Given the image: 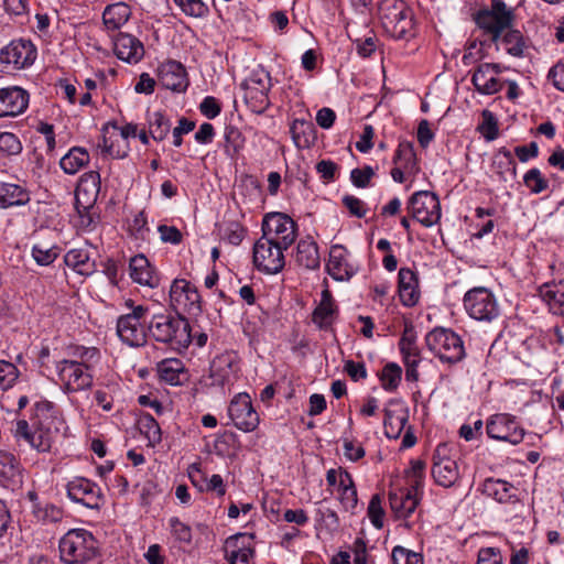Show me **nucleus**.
<instances>
[{"mask_svg":"<svg viewBox=\"0 0 564 564\" xmlns=\"http://www.w3.org/2000/svg\"><path fill=\"white\" fill-rule=\"evenodd\" d=\"M69 355L72 358L59 360L55 365L63 391L74 393L90 389L94 382V368L100 360V351L96 347L75 346Z\"/></svg>","mask_w":564,"mask_h":564,"instance_id":"nucleus-1","label":"nucleus"},{"mask_svg":"<svg viewBox=\"0 0 564 564\" xmlns=\"http://www.w3.org/2000/svg\"><path fill=\"white\" fill-rule=\"evenodd\" d=\"M31 425L25 420H19L14 429L17 441L26 442L37 452H48L57 437L59 417L56 415L51 402H37L34 406V414L31 419Z\"/></svg>","mask_w":564,"mask_h":564,"instance_id":"nucleus-2","label":"nucleus"},{"mask_svg":"<svg viewBox=\"0 0 564 564\" xmlns=\"http://www.w3.org/2000/svg\"><path fill=\"white\" fill-rule=\"evenodd\" d=\"M150 336L171 349L182 352L192 343V328L181 315H154L148 326Z\"/></svg>","mask_w":564,"mask_h":564,"instance_id":"nucleus-3","label":"nucleus"},{"mask_svg":"<svg viewBox=\"0 0 564 564\" xmlns=\"http://www.w3.org/2000/svg\"><path fill=\"white\" fill-rule=\"evenodd\" d=\"M59 556L65 564H89L97 560L98 545L93 533L85 529H70L59 540Z\"/></svg>","mask_w":564,"mask_h":564,"instance_id":"nucleus-4","label":"nucleus"},{"mask_svg":"<svg viewBox=\"0 0 564 564\" xmlns=\"http://www.w3.org/2000/svg\"><path fill=\"white\" fill-rule=\"evenodd\" d=\"M378 18L391 37L402 40L413 35V12L403 0H381L378 3Z\"/></svg>","mask_w":564,"mask_h":564,"instance_id":"nucleus-5","label":"nucleus"},{"mask_svg":"<svg viewBox=\"0 0 564 564\" xmlns=\"http://www.w3.org/2000/svg\"><path fill=\"white\" fill-rule=\"evenodd\" d=\"M100 189V175L90 171L82 176L76 194L77 220L76 226L84 231H91L98 224V215L94 202Z\"/></svg>","mask_w":564,"mask_h":564,"instance_id":"nucleus-6","label":"nucleus"},{"mask_svg":"<svg viewBox=\"0 0 564 564\" xmlns=\"http://www.w3.org/2000/svg\"><path fill=\"white\" fill-rule=\"evenodd\" d=\"M240 88L243 91V100L252 112L261 115L269 108L272 79L262 66L253 68L240 84Z\"/></svg>","mask_w":564,"mask_h":564,"instance_id":"nucleus-7","label":"nucleus"},{"mask_svg":"<svg viewBox=\"0 0 564 564\" xmlns=\"http://www.w3.org/2000/svg\"><path fill=\"white\" fill-rule=\"evenodd\" d=\"M425 344L442 362L456 364L466 355L463 339L449 328H433L426 334Z\"/></svg>","mask_w":564,"mask_h":564,"instance_id":"nucleus-8","label":"nucleus"},{"mask_svg":"<svg viewBox=\"0 0 564 564\" xmlns=\"http://www.w3.org/2000/svg\"><path fill=\"white\" fill-rule=\"evenodd\" d=\"M463 303L469 317L479 322L491 323L500 315L497 297L485 286H476L467 291Z\"/></svg>","mask_w":564,"mask_h":564,"instance_id":"nucleus-9","label":"nucleus"},{"mask_svg":"<svg viewBox=\"0 0 564 564\" xmlns=\"http://www.w3.org/2000/svg\"><path fill=\"white\" fill-rule=\"evenodd\" d=\"M513 20V10L503 0H491L490 8L478 11L475 18L477 25L489 33L494 42L511 28Z\"/></svg>","mask_w":564,"mask_h":564,"instance_id":"nucleus-10","label":"nucleus"},{"mask_svg":"<svg viewBox=\"0 0 564 564\" xmlns=\"http://www.w3.org/2000/svg\"><path fill=\"white\" fill-rule=\"evenodd\" d=\"M170 305L177 315H197L202 311L200 295L197 288L185 279L173 280L170 286Z\"/></svg>","mask_w":564,"mask_h":564,"instance_id":"nucleus-11","label":"nucleus"},{"mask_svg":"<svg viewBox=\"0 0 564 564\" xmlns=\"http://www.w3.org/2000/svg\"><path fill=\"white\" fill-rule=\"evenodd\" d=\"M263 238L273 240V242L289 248L296 239V224L288 215L282 213H272L264 217L262 221Z\"/></svg>","mask_w":564,"mask_h":564,"instance_id":"nucleus-12","label":"nucleus"},{"mask_svg":"<svg viewBox=\"0 0 564 564\" xmlns=\"http://www.w3.org/2000/svg\"><path fill=\"white\" fill-rule=\"evenodd\" d=\"M408 209L412 217L424 227L437 224L442 215L437 195L429 191L414 193L408 202Z\"/></svg>","mask_w":564,"mask_h":564,"instance_id":"nucleus-13","label":"nucleus"},{"mask_svg":"<svg viewBox=\"0 0 564 564\" xmlns=\"http://www.w3.org/2000/svg\"><path fill=\"white\" fill-rule=\"evenodd\" d=\"M286 248L261 237L253 246V263L256 268L268 274H275L284 268L283 251Z\"/></svg>","mask_w":564,"mask_h":564,"instance_id":"nucleus-14","label":"nucleus"},{"mask_svg":"<svg viewBox=\"0 0 564 564\" xmlns=\"http://www.w3.org/2000/svg\"><path fill=\"white\" fill-rule=\"evenodd\" d=\"M487 435L490 438L510 443L520 444L525 435V431L517 422L516 417L508 413H498L487 420Z\"/></svg>","mask_w":564,"mask_h":564,"instance_id":"nucleus-15","label":"nucleus"},{"mask_svg":"<svg viewBox=\"0 0 564 564\" xmlns=\"http://www.w3.org/2000/svg\"><path fill=\"white\" fill-rule=\"evenodd\" d=\"M37 50L31 40L15 39L0 51V63L12 69H24L32 66L36 59Z\"/></svg>","mask_w":564,"mask_h":564,"instance_id":"nucleus-16","label":"nucleus"},{"mask_svg":"<svg viewBox=\"0 0 564 564\" xmlns=\"http://www.w3.org/2000/svg\"><path fill=\"white\" fill-rule=\"evenodd\" d=\"M66 494L69 500L85 508L99 510L104 503L100 487L85 477H74L66 484Z\"/></svg>","mask_w":564,"mask_h":564,"instance_id":"nucleus-17","label":"nucleus"},{"mask_svg":"<svg viewBox=\"0 0 564 564\" xmlns=\"http://www.w3.org/2000/svg\"><path fill=\"white\" fill-rule=\"evenodd\" d=\"M228 415L232 424L246 433L254 431L260 423L259 414L252 405L250 395L246 392H240L231 399Z\"/></svg>","mask_w":564,"mask_h":564,"instance_id":"nucleus-18","label":"nucleus"},{"mask_svg":"<svg viewBox=\"0 0 564 564\" xmlns=\"http://www.w3.org/2000/svg\"><path fill=\"white\" fill-rule=\"evenodd\" d=\"M209 370L215 384H232L239 378L240 358L236 351L225 350L213 358Z\"/></svg>","mask_w":564,"mask_h":564,"instance_id":"nucleus-19","label":"nucleus"},{"mask_svg":"<svg viewBox=\"0 0 564 564\" xmlns=\"http://www.w3.org/2000/svg\"><path fill=\"white\" fill-rule=\"evenodd\" d=\"M448 446L446 444L437 445L433 455L432 476L436 485L449 488L459 479V469L457 462L447 456Z\"/></svg>","mask_w":564,"mask_h":564,"instance_id":"nucleus-20","label":"nucleus"},{"mask_svg":"<svg viewBox=\"0 0 564 564\" xmlns=\"http://www.w3.org/2000/svg\"><path fill=\"white\" fill-rule=\"evenodd\" d=\"M224 549L229 564H250L254 555L253 534L231 535L226 539Z\"/></svg>","mask_w":564,"mask_h":564,"instance_id":"nucleus-21","label":"nucleus"},{"mask_svg":"<svg viewBox=\"0 0 564 564\" xmlns=\"http://www.w3.org/2000/svg\"><path fill=\"white\" fill-rule=\"evenodd\" d=\"M422 489L398 488L389 494L390 508L398 519L409 518L417 508L422 498Z\"/></svg>","mask_w":564,"mask_h":564,"instance_id":"nucleus-22","label":"nucleus"},{"mask_svg":"<svg viewBox=\"0 0 564 564\" xmlns=\"http://www.w3.org/2000/svg\"><path fill=\"white\" fill-rule=\"evenodd\" d=\"M328 274L337 281H348L358 268L349 261V251L343 245H334L329 250V259L326 264Z\"/></svg>","mask_w":564,"mask_h":564,"instance_id":"nucleus-23","label":"nucleus"},{"mask_svg":"<svg viewBox=\"0 0 564 564\" xmlns=\"http://www.w3.org/2000/svg\"><path fill=\"white\" fill-rule=\"evenodd\" d=\"M158 80L166 89L182 93L188 87L185 67L177 61H166L158 68Z\"/></svg>","mask_w":564,"mask_h":564,"instance_id":"nucleus-24","label":"nucleus"},{"mask_svg":"<svg viewBox=\"0 0 564 564\" xmlns=\"http://www.w3.org/2000/svg\"><path fill=\"white\" fill-rule=\"evenodd\" d=\"M29 93L19 86L1 88L0 118L17 117L23 113L29 106Z\"/></svg>","mask_w":564,"mask_h":564,"instance_id":"nucleus-25","label":"nucleus"},{"mask_svg":"<svg viewBox=\"0 0 564 564\" xmlns=\"http://www.w3.org/2000/svg\"><path fill=\"white\" fill-rule=\"evenodd\" d=\"M116 56L129 64L139 63L144 56L143 43L129 33H119L113 41Z\"/></svg>","mask_w":564,"mask_h":564,"instance_id":"nucleus-26","label":"nucleus"},{"mask_svg":"<svg viewBox=\"0 0 564 564\" xmlns=\"http://www.w3.org/2000/svg\"><path fill=\"white\" fill-rule=\"evenodd\" d=\"M482 494L499 503L514 505L519 502L518 489L503 479L487 478L481 486Z\"/></svg>","mask_w":564,"mask_h":564,"instance_id":"nucleus-27","label":"nucleus"},{"mask_svg":"<svg viewBox=\"0 0 564 564\" xmlns=\"http://www.w3.org/2000/svg\"><path fill=\"white\" fill-rule=\"evenodd\" d=\"M129 270L130 278L140 285L154 289L160 283L155 269L143 254H137L130 259Z\"/></svg>","mask_w":564,"mask_h":564,"instance_id":"nucleus-28","label":"nucleus"},{"mask_svg":"<svg viewBox=\"0 0 564 564\" xmlns=\"http://www.w3.org/2000/svg\"><path fill=\"white\" fill-rule=\"evenodd\" d=\"M112 127L119 131L121 139L126 143L124 147L121 148L120 145H116L113 140L104 137L102 142L98 144V148L104 155L112 159H123L128 155L129 151L127 140L129 138L137 137L138 126L135 123H127L124 126L113 123Z\"/></svg>","mask_w":564,"mask_h":564,"instance_id":"nucleus-29","label":"nucleus"},{"mask_svg":"<svg viewBox=\"0 0 564 564\" xmlns=\"http://www.w3.org/2000/svg\"><path fill=\"white\" fill-rule=\"evenodd\" d=\"M117 334L131 347H140L147 341L145 327L139 319L120 316L117 322Z\"/></svg>","mask_w":564,"mask_h":564,"instance_id":"nucleus-30","label":"nucleus"},{"mask_svg":"<svg viewBox=\"0 0 564 564\" xmlns=\"http://www.w3.org/2000/svg\"><path fill=\"white\" fill-rule=\"evenodd\" d=\"M398 289L402 304L414 306L420 299L419 281L416 274L410 268H401L398 273Z\"/></svg>","mask_w":564,"mask_h":564,"instance_id":"nucleus-31","label":"nucleus"},{"mask_svg":"<svg viewBox=\"0 0 564 564\" xmlns=\"http://www.w3.org/2000/svg\"><path fill=\"white\" fill-rule=\"evenodd\" d=\"M471 83L480 95H495L502 88V80L489 72L488 63L478 65L471 76Z\"/></svg>","mask_w":564,"mask_h":564,"instance_id":"nucleus-32","label":"nucleus"},{"mask_svg":"<svg viewBox=\"0 0 564 564\" xmlns=\"http://www.w3.org/2000/svg\"><path fill=\"white\" fill-rule=\"evenodd\" d=\"M30 202V193L22 185L0 182V208L24 206Z\"/></svg>","mask_w":564,"mask_h":564,"instance_id":"nucleus-33","label":"nucleus"},{"mask_svg":"<svg viewBox=\"0 0 564 564\" xmlns=\"http://www.w3.org/2000/svg\"><path fill=\"white\" fill-rule=\"evenodd\" d=\"M492 171L499 181L508 182L517 177V163L510 150L501 148L492 158Z\"/></svg>","mask_w":564,"mask_h":564,"instance_id":"nucleus-34","label":"nucleus"},{"mask_svg":"<svg viewBox=\"0 0 564 564\" xmlns=\"http://www.w3.org/2000/svg\"><path fill=\"white\" fill-rule=\"evenodd\" d=\"M132 14L131 8L126 2L108 4L102 12V21L107 30L115 31L122 28Z\"/></svg>","mask_w":564,"mask_h":564,"instance_id":"nucleus-35","label":"nucleus"},{"mask_svg":"<svg viewBox=\"0 0 564 564\" xmlns=\"http://www.w3.org/2000/svg\"><path fill=\"white\" fill-rule=\"evenodd\" d=\"M156 369L159 378L171 386L182 384L187 379L184 365L177 358L162 360L158 364Z\"/></svg>","mask_w":564,"mask_h":564,"instance_id":"nucleus-36","label":"nucleus"},{"mask_svg":"<svg viewBox=\"0 0 564 564\" xmlns=\"http://www.w3.org/2000/svg\"><path fill=\"white\" fill-rule=\"evenodd\" d=\"M296 262L310 270L319 268L321 258L317 243L312 237L301 239L296 247Z\"/></svg>","mask_w":564,"mask_h":564,"instance_id":"nucleus-37","label":"nucleus"},{"mask_svg":"<svg viewBox=\"0 0 564 564\" xmlns=\"http://www.w3.org/2000/svg\"><path fill=\"white\" fill-rule=\"evenodd\" d=\"M393 162L401 163L402 167H393L391 170V176L394 182L403 183L404 182V170H412L415 165V153L412 144L410 142H401L398 145L395 151V155Z\"/></svg>","mask_w":564,"mask_h":564,"instance_id":"nucleus-38","label":"nucleus"},{"mask_svg":"<svg viewBox=\"0 0 564 564\" xmlns=\"http://www.w3.org/2000/svg\"><path fill=\"white\" fill-rule=\"evenodd\" d=\"M290 133L297 149H308L316 140L315 127L303 119H295L291 123Z\"/></svg>","mask_w":564,"mask_h":564,"instance_id":"nucleus-39","label":"nucleus"},{"mask_svg":"<svg viewBox=\"0 0 564 564\" xmlns=\"http://www.w3.org/2000/svg\"><path fill=\"white\" fill-rule=\"evenodd\" d=\"M336 312V305L328 290H324L322 292V299L319 304L313 312V323L319 329H326L329 327L334 319V314Z\"/></svg>","mask_w":564,"mask_h":564,"instance_id":"nucleus-40","label":"nucleus"},{"mask_svg":"<svg viewBox=\"0 0 564 564\" xmlns=\"http://www.w3.org/2000/svg\"><path fill=\"white\" fill-rule=\"evenodd\" d=\"M65 264L82 275H90L95 271V263L85 249H70L64 257Z\"/></svg>","mask_w":564,"mask_h":564,"instance_id":"nucleus-41","label":"nucleus"},{"mask_svg":"<svg viewBox=\"0 0 564 564\" xmlns=\"http://www.w3.org/2000/svg\"><path fill=\"white\" fill-rule=\"evenodd\" d=\"M89 153L82 147L72 148L59 161L61 169L69 175L76 174L89 163Z\"/></svg>","mask_w":564,"mask_h":564,"instance_id":"nucleus-42","label":"nucleus"},{"mask_svg":"<svg viewBox=\"0 0 564 564\" xmlns=\"http://www.w3.org/2000/svg\"><path fill=\"white\" fill-rule=\"evenodd\" d=\"M147 124L149 134L158 142L165 140L172 127L170 118L162 111H148Z\"/></svg>","mask_w":564,"mask_h":564,"instance_id":"nucleus-43","label":"nucleus"},{"mask_svg":"<svg viewBox=\"0 0 564 564\" xmlns=\"http://www.w3.org/2000/svg\"><path fill=\"white\" fill-rule=\"evenodd\" d=\"M0 480L12 485L21 481L19 460L11 453L0 452Z\"/></svg>","mask_w":564,"mask_h":564,"instance_id":"nucleus-44","label":"nucleus"},{"mask_svg":"<svg viewBox=\"0 0 564 564\" xmlns=\"http://www.w3.org/2000/svg\"><path fill=\"white\" fill-rule=\"evenodd\" d=\"M408 422L406 411L384 410V434L389 438H398Z\"/></svg>","mask_w":564,"mask_h":564,"instance_id":"nucleus-45","label":"nucleus"},{"mask_svg":"<svg viewBox=\"0 0 564 564\" xmlns=\"http://www.w3.org/2000/svg\"><path fill=\"white\" fill-rule=\"evenodd\" d=\"M338 494L339 501L345 510H354L356 508L358 502L357 490L348 471H343L340 474Z\"/></svg>","mask_w":564,"mask_h":564,"instance_id":"nucleus-46","label":"nucleus"},{"mask_svg":"<svg viewBox=\"0 0 564 564\" xmlns=\"http://www.w3.org/2000/svg\"><path fill=\"white\" fill-rule=\"evenodd\" d=\"M32 513L42 524L57 523L64 517L63 509L50 502H35Z\"/></svg>","mask_w":564,"mask_h":564,"instance_id":"nucleus-47","label":"nucleus"},{"mask_svg":"<svg viewBox=\"0 0 564 564\" xmlns=\"http://www.w3.org/2000/svg\"><path fill=\"white\" fill-rule=\"evenodd\" d=\"M501 44L509 55L513 57L524 56L527 44L520 31L508 29V31L501 37Z\"/></svg>","mask_w":564,"mask_h":564,"instance_id":"nucleus-48","label":"nucleus"},{"mask_svg":"<svg viewBox=\"0 0 564 564\" xmlns=\"http://www.w3.org/2000/svg\"><path fill=\"white\" fill-rule=\"evenodd\" d=\"M225 153L234 159L245 148L246 139L242 132L235 126H227L224 132Z\"/></svg>","mask_w":564,"mask_h":564,"instance_id":"nucleus-49","label":"nucleus"},{"mask_svg":"<svg viewBox=\"0 0 564 564\" xmlns=\"http://www.w3.org/2000/svg\"><path fill=\"white\" fill-rule=\"evenodd\" d=\"M402 378V368L395 362H388L379 376L381 387L392 392L398 389Z\"/></svg>","mask_w":564,"mask_h":564,"instance_id":"nucleus-50","label":"nucleus"},{"mask_svg":"<svg viewBox=\"0 0 564 564\" xmlns=\"http://www.w3.org/2000/svg\"><path fill=\"white\" fill-rule=\"evenodd\" d=\"M540 294L555 313L564 315V292L558 290L556 284H544L540 289Z\"/></svg>","mask_w":564,"mask_h":564,"instance_id":"nucleus-51","label":"nucleus"},{"mask_svg":"<svg viewBox=\"0 0 564 564\" xmlns=\"http://www.w3.org/2000/svg\"><path fill=\"white\" fill-rule=\"evenodd\" d=\"M524 185L532 194H540L547 189L549 182L536 167L530 169L523 176Z\"/></svg>","mask_w":564,"mask_h":564,"instance_id":"nucleus-52","label":"nucleus"},{"mask_svg":"<svg viewBox=\"0 0 564 564\" xmlns=\"http://www.w3.org/2000/svg\"><path fill=\"white\" fill-rule=\"evenodd\" d=\"M180 10L192 18H203L208 14V7L203 0H174Z\"/></svg>","mask_w":564,"mask_h":564,"instance_id":"nucleus-53","label":"nucleus"},{"mask_svg":"<svg viewBox=\"0 0 564 564\" xmlns=\"http://www.w3.org/2000/svg\"><path fill=\"white\" fill-rule=\"evenodd\" d=\"M391 557L393 564H424L420 553L401 545L392 549Z\"/></svg>","mask_w":564,"mask_h":564,"instance_id":"nucleus-54","label":"nucleus"},{"mask_svg":"<svg viewBox=\"0 0 564 564\" xmlns=\"http://www.w3.org/2000/svg\"><path fill=\"white\" fill-rule=\"evenodd\" d=\"M22 151L19 138L12 132H0V158L17 155Z\"/></svg>","mask_w":564,"mask_h":564,"instance_id":"nucleus-55","label":"nucleus"},{"mask_svg":"<svg viewBox=\"0 0 564 564\" xmlns=\"http://www.w3.org/2000/svg\"><path fill=\"white\" fill-rule=\"evenodd\" d=\"M32 257L37 264L50 265L58 257V248L55 246L44 247L43 245L37 243L32 248Z\"/></svg>","mask_w":564,"mask_h":564,"instance_id":"nucleus-56","label":"nucleus"},{"mask_svg":"<svg viewBox=\"0 0 564 564\" xmlns=\"http://www.w3.org/2000/svg\"><path fill=\"white\" fill-rule=\"evenodd\" d=\"M482 122L479 126L480 133L486 140L492 141L498 137V123L495 115L490 110H482Z\"/></svg>","mask_w":564,"mask_h":564,"instance_id":"nucleus-57","label":"nucleus"},{"mask_svg":"<svg viewBox=\"0 0 564 564\" xmlns=\"http://www.w3.org/2000/svg\"><path fill=\"white\" fill-rule=\"evenodd\" d=\"M425 466V462L422 459L411 460L410 469L408 471L409 486L423 490Z\"/></svg>","mask_w":564,"mask_h":564,"instance_id":"nucleus-58","label":"nucleus"},{"mask_svg":"<svg viewBox=\"0 0 564 564\" xmlns=\"http://www.w3.org/2000/svg\"><path fill=\"white\" fill-rule=\"evenodd\" d=\"M18 378V368L12 362L0 360V387L3 390L10 389Z\"/></svg>","mask_w":564,"mask_h":564,"instance_id":"nucleus-59","label":"nucleus"},{"mask_svg":"<svg viewBox=\"0 0 564 564\" xmlns=\"http://www.w3.org/2000/svg\"><path fill=\"white\" fill-rule=\"evenodd\" d=\"M317 521L324 527L329 533H334L339 529V518L333 509L319 508L317 510Z\"/></svg>","mask_w":564,"mask_h":564,"instance_id":"nucleus-60","label":"nucleus"},{"mask_svg":"<svg viewBox=\"0 0 564 564\" xmlns=\"http://www.w3.org/2000/svg\"><path fill=\"white\" fill-rule=\"evenodd\" d=\"M368 517L375 528L381 529L383 527L384 510L379 495L371 497L368 506Z\"/></svg>","mask_w":564,"mask_h":564,"instance_id":"nucleus-61","label":"nucleus"},{"mask_svg":"<svg viewBox=\"0 0 564 564\" xmlns=\"http://www.w3.org/2000/svg\"><path fill=\"white\" fill-rule=\"evenodd\" d=\"M173 536L181 543L189 544L192 541V529L178 518L173 517L169 520Z\"/></svg>","mask_w":564,"mask_h":564,"instance_id":"nucleus-62","label":"nucleus"},{"mask_svg":"<svg viewBox=\"0 0 564 564\" xmlns=\"http://www.w3.org/2000/svg\"><path fill=\"white\" fill-rule=\"evenodd\" d=\"M399 349L402 356L420 350L416 346V334L412 326L406 325L404 327L403 334L399 340Z\"/></svg>","mask_w":564,"mask_h":564,"instance_id":"nucleus-63","label":"nucleus"},{"mask_svg":"<svg viewBox=\"0 0 564 564\" xmlns=\"http://www.w3.org/2000/svg\"><path fill=\"white\" fill-rule=\"evenodd\" d=\"M352 553L351 564H369L368 546L364 538H357L350 545Z\"/></svg>","mask_w":564,"mask_h":564,"instance_id":"nucleus-64","label":"nucleus"}]
</instances>
